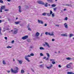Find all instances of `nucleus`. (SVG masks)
Wrapping results in <instances>:
<instances>
[{
	"instance_id": "obj_1",
	"label": "nucleus",
	"mask_w": 74,
	"mask_h": 74,
	"mask_svg": "<svg viewBox=\"0 0 74 74\" xmlns=\"http://www.w3.org/2000/svg\"><path fill=\"white\" fill-rule=\"evenodd\" d=\"M16 70H14L12 68H11L10 70L11 73H14V74H16V73H18V70H19V69H18V68L17 67H16Z\"/></svg>"
},
{
	"instance_id": "obj_2",
	"label": "nucleus",
	"mask_w": 74,
	"mask_h": 74,
	"mask_svg": "<svg viewBox=\"0 0 74 74\" xmlns=\"http://www.w3.org/2000/svg\"><path fill=\"white\" fill-rule=\"evenodd\" d=\"M45 34L46 35H49V36H53L54 35V34H53V33L52 32L51 34L50 32H46L45 33Z\"/></svg>"
},
{
	"instance_id": "obj_3",
	"label": "nucleus",
	"mask_w": 74,
	"mask_h": 74,
	"mask_svg": "<svg viewBox=\"0 0 74 74\" xmlns=\"http://www.w3.org/2000/svg\"><path fill=\"white\" fill-rule=\"evenodd\" d=\"M5 8V6H4V5H2L1 7L0 11L1 12H3V11H2V10H4Z\"/></svg>"
},
{
	"instance_id": "obj_4",
	"label": "nucleus",
	"mask_w": 74,
	"mask_h": 74,
	"mask_svg": "<svg viewBox=\"0 0 74 74\" xmlns=\"http://www.w3.org/2000/svg\"><path fill=\"white\" fill-rule=\"evenodd\" d=\"M27 57H30V56L29 55L27 56H25V59H26L27 61H28V62H30V60H29V58H27Z\"/></svg>"
},
{
	"instance_id": "obj_5",
	"label": "nucleus",
	"mask_w": 74,
	"mask_h": 74,
	"mask_svg": "<svg viewBox=\"0 0 74 74\" xmlns=\"http://www.w3.org/2000/svg\"><path fill=\"white\" fill-rule=\"evenodd\" d=\"M37 2L38 3V4H42L43 5H44V4H45L44 3V2H42V1H38Z\"/></svg>"
},
{
	"instance_id": "obj_6",
	"label": "nucleus",
	"mask_w": 74,
	"mask_h": 74,
	"mask_svg": "<svg viewBox=\"0 0 74 74\" xmlns=\"http://www.w3.org/2000/svg\"><path fill=\"white\" fill-rule=\"evenodd\" d=\"M64 25L65 26V27L66 29H68V25H67V23H64Z\"/></svg>"
},
{
	"instance_id": "obj_7",
	"label": "nucleus",
	"mask_w": 74,
	"mask_h": 74,
	"mask_svg": "<svg viewBox=\"0 0 74 74\" xmlns=\"http://www.w3.org/2000/svg\"><path fill=\"white\" fill-rule=\"evenodd\" d=\"M28 38V36H25L23 37L22 38V39L23 40H26L27 38Z\"/></svg>"
},
{
	"instance_id": "obj_8",
	"label": "nucleus",
	"mask_w": 74,
	"mask_h": 74,
	"mask_svg": "<svg viewBox=\"0 0 74 74\" xmlns=\"http://www.w3.org/2000/svg\"><path fill=\"white\" fill-rule=\"evenodd\" d=\"M18 12H20V13H21V12H22V11H21V7L20 6H18Z\"/></svg>"
},
{
	"instance_id": "obj_9",
	"label": "nucleus",
	"mask_w": 74,
	"mask_h": 74,
	"mask_svg": "<svg viewBox=\"0 0 74 74\" xmlns=\"http://www.w3.org/2000/svg\"><path fill=\"white\" fill-rule=\"evenodd\" d=\"M61 35L62 36H63V37H64V36L67 37V34H61Z\"/></svg>"
},
{
	"instance_id": "obj_10",
	"label": "nucleus",
	"mask_w": 74,
	"mask_h": 74,
	"mask_svg": "<svg viewBox=\"0 0 74 74\" xmlns=\"http://www.w3.org/2000/svg\"><path fill=\"white\" fill-rule=\"evenodd\" d=\"M40 35V33L37 32L36 33V34L35 35V37H38Z\"/></svg>"
},
{
	"instance_id": "obj_11",
	"label": "nucleus",
	"mask_w": 74,
	"mask_h": 74,
	"mask_svg": "<svg viewBox=\"0 0 74 74\" xmlns=\"http://www.w3.org/2000/svg\"><path fill=\"white\" fill-rule=\"evenodd\" d=\"M38 22L39 23H41V24H43V22L41 21H40L39 20H38Z\"/></svg>"
},
{
	"instance_id": "obj_12",
	"label": "nucleus",
	"mask_w": 74,
	"mask_h": 74,
	"mask_svg": "<svg viewBox=\"0 0 74 74\" xmlns=\"http://www.w3.org/2000/svg\"><path fill=\"white\" fill-rule=\"evenodd\" d=\"M21 21H18L17 22H14V23H15V24H16V25H19V23H21Z\"/></svg>"
},
{
	"instance_id": "obj_13",
	"label": "nucleus",
	"mask_w": 74,
	"mask_h": 74,
	"mask_svg": "<svg viewBox=\"0 0 74 74\" xmlns=\"http://www.w3.org/2000/svg\"><path fill=\"white\" fill-rule=\"evenodd\" d=\"M45 44L47 45V47H49V48H50V46L49 45V44H48V43L47 42H45Z\"/></svg>"
},
{
	"instance_id": "obj_14",
	"label": "nucleus",
	"mask_w": 74,
	"mask_h": 74,
	"mask_svg": "<svg viewBox=\"0 0 74 74\" xmlns=\"http://www.w3.org/2000/svg\"><path fill=\"white\" fill-rule=\"evenodd\" d=\"M65 5V6H69L71 7H72V5L71 4L69 5L66 4V5Z\"/></svg>"
},
{
	"instance_id": "obj_15",
	"label": "nucleus",
	"mask_w": 74,
	"mask_h": 74,
	"mask_svg": "<svg viewBox=\"0 0 74 74\" xmlns=\"http://www.w3.org/2000/svg\"><path fill=\"white\" fill-rule=\"evenodd\" d=\"M44 67V64H41L40 65V67L42 69H43Z\"/></svg>"
},
{
	"instance_id": "obj_16",
	"label": "nucleus",
	"mask_w": 74,
	"mask_h": 74,
	"mask_svg": "<svg viewBox=\"0 0 74 74\" xmlns=\"http://www.w3.org/2000/svg\"><path fill=\"white\" fill-rule=\"evenodd\" d=\"M52 66H53V65L52 64H51V66H49V67L47 66V68L48 69H50L51 68V67H52Z\"/></svg>"
},
{
	"instance_id": "obj_17",
	"label": "nucleus",
	"mask_w": 74,
	"mask_h": 74,
	"mask_svg": "<svg viewBox=\"0 0 74 74\" xmlns=\"http://www.w3.org/2000/svg\"><path fill=\"white\" fill-rule=\"evenodd\" d=\"M66 67L67 68H70L71 67V65L70 64H68L67 65Z\"/></svg>"
},
{
	"instance_id": "obj_18",
	"label": "nucleus",
	"mask_w": 74,
	"mask_h": 74,
	"mask_svg": "<svg viewBox=\"0 0 74 74\" xmlns=\"http://www.w3.org/2000/svg\"><path fill=\"white\" fill-rule=\"evenodd\" d=\"M67 74H74V73L72 72H68L67 73Z\"/></svg>"
},
{
	"instance_id": "obj_19",
	"label": "nucleus",
	"mask_w": 74,
	"mask_h": 74,
	"mask_svg": "<svg viewBox=\"0 0 74 74\" xmlns=\"http://www.w3.org/2000/svg\"><path fill=\"white\" fill-rule=\"evenodd\" d=\"M67 74H74V73L72 72H68L67 73Z\"/></svg>"
},
{
	"instance_id": "obj_20",
	"label": "nucleus",
	"mask_w": 74,
	"mask_h": 74,
	"mask_svg": "<svg viewBox=\"0 0 74 74\" xmlns=\"http://www.w3.org/2000/svg\"><path fill=\"white\" fill-rule=\"evenodd\" d=\"M18 32V31L17 30L14 31L13 33V34H16V33H17L18 32Z\"/></svg>"
},
{
	"instance_id": "obj_21",
	"label": "nucleus",
	"mask_w": 74,
	"mask_h": 74,
	"mask_svg": "<svg viewBox=\"0 0 74 74\" xmlns=\"http://www.w3.org/2000/svg\"><path fill=\"white\" fill-rule=\"evenodd\" d=\"M18 61L19 62V63L20 64H22V62H23L22 61V60H18Z\"/></svg>"
},
{
	"instance_id": "obj_22",
	"label": "nucleus",
	"mask_w": 74,
	"mask_h": 74,
	"mask_svg": "<svg viewBox=\"0 0 74 74\" xmlns=\"http://www.w3.org/2000/svg\"><path fill=\"white\" fill-rule=\"evenodd\" d=\"M66 59H67V60H71V58L70 57H68L66 58Z\"/></svg>"
},
{
	"instance_id": "obj_23",
	"label": "nucleus",
	"mask_w": 74,
	"mask_h": 74,
	"mask_svg": "<svg viewBox=\"0 0 74 74\" xmlns=\"http://www.w3.org/2000/svg\"><path fill=\"white\" fill-rule=\"evenodd\" d=\"M48 2H51L53 3V0H47Z\"/></svg>"
},
{
	"instance_id": "obj_24",
	"label": "nucleus",
	"mask_w": 74,
	"mask_h": 74,
	"mask_svg": "<svg viewBox=\"0 0 74 74\" xmlns=\"http://www.w3.org/2000/svg\"><path fill=\"white\" fill-rule=\"evenodd\" d=\"M1 27H0V35H2L3 34L1 33Z\"/></svg>"
},
{
	"instance_id": "obj_25",
	"label": "nucleus",
	"mask_w": 74,
	"mask_h": 74,
	"mask_svg": "<svg viewBox=\"0 0 74 74\" xmlns=\"http://www.w3.org/2000/svg\"><path fill=\"white\" fill-rule=\"evenodd\" d=\"M46 54L47 56V57L48 58H49L50 57V55H49V54L48 53H46Z\"/></svg>"
},
{
	"instance_id": "obj_26",
	"label": "nucleus",
	"mask_w": 74,
	"mask_h": 74,
	"mask_svg": "<svg viewBox=\"0 0 74 74\" xmlns=\"http://www.w3.org/2000/svg\"><path fill=\"white\" fill-rule=\"evenodd\" d=\"M21 74H23L25 73V71H24V70L22 69L21 71Z\"/></svg>"
},
{
	"instance_id": "obj_27",
	"label": "nucleus",
	"mask_w": 74,
	"mask_h": 74,
	"mask_svg": "<svg viewBox=\"0 0 74 74\" xmlns=\"http://www.w3.org/2000/svg\"><path fill=\"white\" fill-rule=\"evenodd\" d=\"M47 13H42V15H43V16H45V15H47Z\"/></svg>"
},
{
	"instance_id": "obj_28",
	"label": "nucleus",
	"mask_w": 74,
	"mask_h": 74,
	"mask_svg": "<svg viewBox=\"0 0 74 74\" xmlns=\"http://www.w3.org/2000/svg\"><path fill=\"white\" fill-rule=\"evenodd\" d=\"M56 5L53 4L51 5V7H56Z\"/></svg>"
},
{
	"instance_id": "obj_29",
	"label": "nucleus",
	"mask_w": 74,
	"mask_h": 74,
	"mask_svg": "<svg viewBox=\"0 0 74 74\" xmlns=\"http://www.w3.org/2000/svg\"><path fill=\"white\" fill-rule=\"evenodd\" d=\"M40 50H42V49L44 50L45 49L43 47H40Z\"/></svg>"
},
{
	"instance_id": "obj_30",
	"label": "nucleus",
	"mask_w": 74,
	"mask_h": 74,
	"mask_svg": "<svg viewBox=\"0 0 74 74\" xmlns=\"http://www.w3.org/2000/svg\"><path fill=\"white\" fill-rule=\"evenodd\" d=\"M45 7H48V3H46V4H45Z\"/></svg>"
},
{
	"instance_id": "obj_31",
	"label": "nucleus",
	"mask_w": 74,
	"mask_h": 74,
	"mask_svg": "<svg viewBox=\"0 0 74 74\" xmlns=\"http://www.w3.org/2000/svg\"><path fill=\"white\" fill-rule=\"evenodd\" d=\"M3 64H6V63H5V62L4 60H3Z\"/></svg>"
},
{
	"instance_id": "obj_32",
	"label": "nucleus",
	"mask_w": 74,
	"mask_h": 74,
	"mask_svg": "<svg viewBox=\"0 0 74 74\" xmlns=\"http://www.w3.org/2000/svg\"><path fill=\"white\" fill-rule=\"evenodd\" d=\"M74 36V34H71L70 35L69 37H71L73 36Z\"/></svg>"
},
{
	"instance_id": "obj_33",
	"label": "nucleus",
	"mask_w": 74,
	"mask_h": 74,
	"mask_svg": "<svg viewBox=\"0 0 74 74\" xmlns=\"http://www.w3.org/2000/svg\"><path fill=\"white\" fill-rule=\"evenodd\" d=\"M46 14H47V16H51V14H49V13H47Z\"/></svg>"
},
{
	"instance_id": "obj_34",
	"label": "nucleus",
	"mask_w": 74,
	"mask_h": 74,
	"mask_svg": "<svg viewBox=\"0 0 74 74\" xmlns=\"http://www.w3.org/2000/svg\"><path fill=\"white\" fill-rule=\"evenodd\" d=\"M28 30H29V31H32V29H31V28L29 27L28 28Z\"/></svg>"
},
{
	"instance_id": "obj_35",
	"label": "nucleus",
	"mask_w": 74,
	"mask_h": 74,
	"mask_svg": "<svg viewBox=\"0 0 74 74\" xmlns=\"http://www.w3.org/2000/svg\"><path fill=\"white\" fill-rule=\"evenodd\" d=\"M30 56H34V53H32L30 55Z\"/></svg>"
},
{
	"instance_id": "obj_36",
	"label": "nucleus",
	"mask_w": 74,
	"mask_h": 74,
	"mask_svg": "<svg viewBox=\"0 0 74 74\" xmlns=\"http://www.w3.org/2000/svg\"><path fill=\"white\" fill-rule=\"evenodd\" d=\"M0 3L3 4V1L2 0H0Z\"/></svg>"
},
{
	"instance_id": "obj_37",
	"label": "nucleus",
	"mask_w": 74,
	"mask_h": 74,
	"mask_svg": "<svg viewBox=\"0 0 74 74\" xmlns=\"http://www.w3.org/2000/svg\"><path fill=\"white\" fill-rule=\"evenodd\" d=\"M53 13V12H52V11L51 10H50V15H51L52 13Z\"/></svg>"
},
{
	"instance_id": "obj_38",
	"label": "nucleus",
	"mask_w": 74,
	"mask_h": 74,
	"mask_svg": "<svg viewBox=\"0 0 74 74\" xmlns=\"http://www.w3.org/2000/svg\"><path fill=\"white\" fill-rule=\"evenodd\" d=\"M7 48H12V47L11 46H8L7 47Z\"/></svg>"
},
{
	"instance_id": "obj_39",
	"label": "nucleus",
	"mask_w": 74,
	"mask_h": 74,
	"mask_svg": "<svg viewBox=\"0 0 74 74\" xmlns=\"http://www.w3.org/2000/svg\"><path fill=\"white\" fill-rule=\"evenodd\" d=\"M4 11H9V10L6 9L5 10H4Z\"/></svg>"
},
{
	"instance_id": "obj_40",
	"label": "nucleus",
	"mask_w": 74,
	"mask_h": 74,
	"mask_svg": "<svg viewBox=\"0 0 74 74\" xmlns=\"http://www.w3.org/2000/svg\"><path fill=\"white\" fill-rule=\"evenodd\" d=\"M52 17H54L55 16V14L54 13H53L52 14Z\"/></svg>"
},
{
	"instance_id": "obj_41",
	"label": "nucleus",
	"mask_w": 74,
	"mask_h": 74,
	"mask_svg": "<svg viewBox=\"0 0 74 74\" xmlns=\"http://www.w3.org/2000/svg\"><path fill=\"white\" fill-rule=\"evenodd\" d=\"M56 9H57V8H53L54 11H56Z\"/></svg>"
},
{
	"instance_id": "obj_42",
	"label": "nucleus",
	"mask_w": 74,
	"mask_h": 74,
	"mask_svg": "<svg viewBox=\"0 0 74 74\" xmlns=\"http://www.w3.org/2000/svg\"><path fill=\"white\" fill-rule=\"evenodd\" d=\"M27 41L28 42H30V40L29 39H28L27 40Z\"/></svg>"
},
{
	"instance_id": "obj_43",
	"label": "nucleus",
	"mask_w": 74,
	"mask_h": 74,
	"mask_svg": "<svg viewBox=\"0 0 74 74\" xmlns=\"http://www.w3.org/2000/svg\"><path fill=\"white\" fill-rule=\"evenodd\" d=\"M30 48L31 49H32V48H33L34 47L33 46H30Z\"/></svg>"
},
{
	"instance_id": "obj_44",
	"label": "nucleus",
	"mask_w": 74,
	"mask_h": 74,
	"mask_svg": "<svg viewBox=\"0 0 74 74\" xmlns=\"http://www.w3.org/2000/svg\"><path fill=\"white\" fill-rule=\"evenodd\" d=\"M12 44H14V42H15V41H14V40H12V42H11Z\"/></svg>"
},
{
	"instance_id": "obj_45",
	"label": "nucleus",
	"mask_w": 74,
	"mask_h": 74,
	"mask_svg": "<svg viewBox=\"0 0 74 74\" xmlns=\"http://www.w3.org/2000/svg\"><path fill=\"white\" fill-rule=\"evenodd\" d=\"M52 63L53 64H55V61H52Z\"/></svg>"
},
{
	"instance_id": "obj_46",
	"label": "nucleus",
	"mask_w": 74,
	"mask_h": 74,
	"mask_svg": "<svg viewBox=\"0 0 74 74\" xmlns=\"http://www.w3.org/2000/svg\"><path fill=\"white\" fill-rule=\"evenodd\" d=\"M40 55L41 56H44V55H43V54H42V53H40Z\"/></svg>"
},
{
	"instance_id": "obj_47",
	"label": "nucleus",
	"mask_w": 74,
	"mask_h": 74,
	"mask_svg": "<svg viewBox=\"0 0 74 74\" xmlns=\"http://www.w3.org/2000/svg\"><path fill=\"white\" fill-rule=\"evenodd\" d=\"M50 61H55V60L53 59H50Z\"/></svg>"
},
{
	"instance_id": "obj_48",
	"label": "nucleus",
	"mask_w": 74,
	"mask_h": 74,
	"mask_svg": "<svg viewBox=\"0 0 74 74\" xmlns=\"http://www.w3.org/2000/svg\"><path fill=\"white\" fill-rule=\"evenodd\" d=\"M67 19H68L67 17H66L65 18V20H66V21H67Z\"/></svg>"
},
{
	"instance_id": "obj_49",
	"label": "nucleus",
	"mask_w": 74,
	"mask_h": 74,
	"mask_svg": "<svg viewBox=\"0 0 74 74\" xmlns=\"http://www.w3.org/2000/svg\"><path fill=\"white\" fill-rule=\"evenodd\" d=\"M8 21H9V22H10V21H11V19H10V18H8Z\"/></svg>"
},
{
	"instance_id": "obj_50",
	"label": "nucleus",
	"mask_w": 74,
	"mask_h": 74,
	"mask_svg": "<svg viewBox=\"0 0 74 74\" xmlns=\"http://www.w3.org/2000/svg\"><path fill=\"white\" fill-rule=\"evenodd\" d=\"M58 67H60V68L62 67V66L61 65H59Z\"/></svg>"
},
{
	"instance_id": "obj_51",
	"label": "nucleus",
	"mask_w": 74,
	"mask_h": 74,
	"mask_svg": "<svg viewBox=\"0 0 74 74\" xmlns=\"http://www.w3.org/2000/svg\"><path fill=\"white\" fill-rule=\"evenodd\" d=\"M31 70L32 71H33V72H34V70L33 69H31Z\"/></svg>"
},
{
	"instance_id": "obj_52",
	"label": "nucleus",
	"mask_w": 74,
	"mask_h": 74,
	"mask_svg": "<svg viewBox=\"0 0 74 74\" xmlns=\"http://www.w3.org/2000/svg\"><path fill=\"white\" fill-rule=\"evenodd\" d=\"M7 72L8 73H10V71H7Z\"/></svg>"
},
{
	"instance_id": "obj_53",
	"label": "nucleus",
	"mask_w": 74,
	"mask_h": 74,
	"mask_svg": "<svg viewBox=\"0 0 74 74\" xmlns=\"http://www.w3.org/2000/svg\"><path fill=\"white\" fill-rule=\"evenodd\" d=\"M4 38L5 40H7V37H5Z\"/></svg>"
},
{
	"instance_id": "obj_54",
	"label": "nucleus",
	"mask_w": 74,
	"mask_h": 74,
	"mask_svg": "<svg viewBox=\"0 0 74 74\" xmlns=\"http://www.w3.org/2000/svg\"><path fill=\"white\" fill-rule=\"evenodd\" d=\"M49 59V58H46V60H48Z\"/></svg>"
},
{
	"instance_id": "obj_55",
	"label": "nucleus",
	"mask_w": 74,
	"mask_h": 74,
	"mask_svg": "<svg viewBox=\"0 0 74 74\" xmlns=\"http://www.w3.org/2000/svg\"><path fill=\"white\" fill-rule=\"evenodd\" d=\"M6 30H9L10 29H9V28H7L6 29Z\"/></svg>"
},
{
	"instance_id": "obj_56",
	"label": "nucleus",
	"mask_w": 74,
	"mask_h": 74,
	"mask_svg": "<svg viewBox=\"0 0 74 74\" xmlns=\"http://www.w3.org/2000/svg\"><path fill=\"white\" fill-rule=\"evenodd\" d=\"M52 41H55V40L54 39H52Z\"/></svg>"
},
{
	"instance_id": "obj_57",
	"label": "nucleus",
	"mask_w": 74,
	"mask_h": 74,
	"mask_svg": "<svg viewBox=\"0 0 74 74\" xmlns=\"http://www.w3.org/2000/svg\"><path fill=\"white\" fill-rule=\"evenodd\" d=\"M45 45H46L45 44H43V46H44V47H45V46H46Z\"/></svg>"
},
{
	"instance_id": "obj_58",
	"label": "nucleus",
	"mask_w": 74,
	"mask_h": 74,
	"mask_svg": "<svg viewBox=\"0 0 74 74\" xmlns=\"http://www.w3.org/2000/svg\"><path fill=\"white\" fill-rule=\"evenodd\" d=\"M47 26V24H45L44 26Z\"/></svg>"
},
{
	"instance_id": "obj_59",
	"label": "nucleus",
	"mask_w": 74,
	"mask_h": 74,
	"mask_svg": "<svg viewBox=\"0 0 74 74\" xmlns=\"http://www.w3.org/2000/svg\"><path fill=\"white\" fill-rule=\"evenodd\" d=\"M2 22V21H1V20H0V23H1V22Z\"/></svg>"
},
{
	"instance_id": "obj_60",
	"label": "nucleus",
	"mask_w": 74,
	"mask_h": 74,
	"mask_svg": "<svg viewBox=\"0 0 74 74\" xmlns=\"http://www.w3.org/2000/svg\"><path fill=\"white\" fill-rule=\"evenodd\" d=\"M7 1H8L9 2H10V1H11V0H7Z\"/></svg>"
},
{
	"instance_id": "obj_61",
	"label": "nucleus",
	"mask_w": 74,
	"mask_h": 74,
	"mask_svg": "<svg viewBox=\"0 0 74 74\" xmlns=\"http://www.w3.org/2000/svg\"><path fill=\"white\" fill-rule=\"evenodd\" d=\"M20 26H23V25H22V24H20Z\"/></svg>"
},
{
	"instance_id": "obj_62",
	"label": "nucleus",
	"mask_w": 74,
	"mask_h": 74,
	"mask_svg": "<svg viewBox=\"0 0 74 74\" xmlns=\"http://www.w3.org/2000/svg\"><path fill=\"white\" fill-rule=\"evenodd\" d=\"M45 58H46V57H44L43 58V59H45Z\"/></svg>"
},
{
	"instance_id": "obj_63",
	"label": "nucleus",
	"mask_w": 74,
	"mask_h": 74,
	"mask_svg": "<svg viewBox=\"0 0 74 74\" xmlns=\"http://www.w3.org/2000/svg\"><path fill=\"white\" fill-rule=\"evenodd\" d=\"M48 5L49 6H51V5L49 4H48Z\"/></svg>"
},
{
	"instance_id": "obj_64",
	"label": "nucleus",
	"mask_w": 74,
	"mask_h": 74,
	"mask_svg": "<svg viewBox=\"0 0 74 74\" xmlns=\"http://www.w3.org/2000/svg\"><path fill=\"white\" fill-rule=\"evenodd\" d=\"M66 9H65L64 10V11H66Z\"/></svg>"
}]
</instances>
